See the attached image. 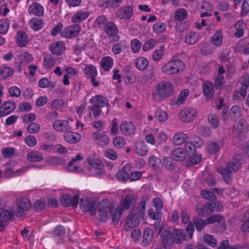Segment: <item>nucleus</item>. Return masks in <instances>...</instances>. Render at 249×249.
<instances>
[{
    "label": "nucleus",
    "mask_w": 249,
    "mask_h": 249,
    "mask_svg": "<svg viewBox=\"0 0 249 249\" xmlns=\"http://www.w3.org/2000/svg\"><path fill=\"white\" fill-rule=\"evenodd\" d=\"M99 212L100 219L103 222H106L109 216L112 217V221L114 225L118 223L122 214L124 213L120 207L114 210V206L111 204L108 199H103L100 202Z\"/></svg>",
    "instance_id": "1"
},
{
    "label": "nucleus",
    "mask_w": 249,
    "mask_h": 249,
    "mask_svg": "<svg viewBox=\"0 0 249 249\" xmlns=\"http://www.w3.org/2000/svg\"><path fill=\"white\" fill-rule=\"evenodd\" d=\"M95 23L98 26L103 27L105 33L109 36L110 42H115L119 40L120 37L118 35L119 29L113 21L101 15L97 18Z\"/></svg>",
    "instance_id": "2"
},
{
    "label": "nucleus",
    "mask_w": 249,
    "mask_h": 249,
    "mask_svg": "<svg viewBox=\"0 0 249 249\" xmlns=\"http://www.w3.org/2000/svg\"><path fill=\"white\" fill-rule=\"evenodd\" d=\"M240 167V161L237 159H233L226 164L225 168L219 169V172L224 182L230 184L232 180V173L237 172Z\"/></svg>",
    "instance_id": "3"
},
{
    "label": "nucleus",
    "mask_w": 249,
    "mask_h": 249,
    "mask_svg": "<svg viewBox=\"0 0 249 249\" xmlns=\"http://www.w3.org/2000/svg\"><path fill=\"white\" fill-rule=\"evenodd\" d=\"M185 65L183 62L179 60L170 61L164 64L162 68V71L168 75H172L179 73L183 71Z\"/></svg>",
    "instance_id": "4"
},
{
    "label": "nucleus",
    "mask_w": 249,
    "mask_h": 249,
    "mask_svg": "<svg viewBox=\"0 0 249 249\" xmlns=\"http://www.w3.org/2000/svg\"><path fill=\"white\" fill-rule=\"evenodd\" d=\"M156 92L160 99H165L172 96L174 94L173 85L167 81H162L156 86Z\"/></svg>",
    "instance_id": "5"
},
{
    "label": "nucleus",
    "mask_w": 249,
    "mask_h": 249,
    "mask_svg": "<svg viewBox=\"0 0 249 249\" xmlns=\"http://www.w3.org/2000/svg\"><path fill=\"white\" fill-rule=\"evenodd\" d=\"M80 207L83 212H89L91 215H95L96 213L97 203L95 201L87 197L81 199Z\"/></svg>",
    "instance_id": "6"
},
{
    "label": "nucleus",
    "mask_w": 249,
    "mask_h": 249,
    "mask_svg": "<svg viewBox=\"0 0 249 249\" xmlns=\"http://www.w3.org/2000/svg\"><path fill=\"white\" fill-rule=\"evenodd\" d=\"M17 210L15 214L18 217H21L26 214V212L31 208L30 201L25 198L18 199L17 201Z\"/></svg>",
    "instance_id": "7"
},
{
    "label": "nucleus",
    "mask_w": 249,
    "mask_h": 249,
    "mask_svg": "<svg viewBox=\"0 0 249 249\" xmlns=\"http://www.w3.org/2000/svg\"><path fill=\"white\" fill-rule=\"evenodd\" d=\"M196 111L191 107H187L182 109L179 113V119L183 122H189L196 119Z\"/></svg>",
    "instance_id": "8"
},
{
    "label": "nucleus",
    "mask_w": 249,
    "mask_h": 249,
    "mask_svg": "<svg viewBox=\"0 0 249 249\" xmlns=\"http://www.w3.org/2000/svg\"><path fill=\"white\" fill-rule=\"evenodd\" d=\"M140 217L139 215L134 213V210H132L126 218L125 230L129 231L138 225L140 222Z\"/></svg>",
    "instance_id": "9"
},
{
    "label": "nucleus",
    "mask_w": 249,
    "mask_h": 249,
    "mask_svg": "<svg viewBox=\"0 0 249 249\" xmlns=\"http://www.w3.org/2000/svg\"><path fill=\"white\" fill-rule=\"evenodd\" d=\"M81 30V26L79 24L70 25L65 28L61 33L62 36L67 38H72L75 37Z\"/></svg>",
    "instance_id": "10"
},
{
    "label": "nucleus",
    "mask_w": 249,
    "mask_h": 249,
    "mask_svg": "<svg viewBox=\"0 0 249 249\" xmlns=\"http://www.w3.org/2000/svg\"><path fill=\"white\" fill-rule=\"evenodd\" d=\"M79 196L74 195L72 197L69 195H63L60 199V203L62 206L66 207L72 206L75 208L77 206L79 200Z\"/></svg>",
    "instance_id": "11"
},
{
    "label": "nucleus",
    "mask_w": 249,
    "mask_h": 249,
    "mask_svg": "<svg viewBox=\"0 0 249 249\" xmlns=\"http://www.w3.org/2000/svg\"><path fill=\"white\" fill-rule=\"evenodd\" d=\"M133 14V8L130 6L121 7L115 13L117 18L121 19H129Z\"/></svg>",
    "instance_id": "12"
},
{
    "label": "nucleus",
    "mask_w": 249,
    "mask_h": 249,
    "mask_svg": "<svg viewBox=\"0 0 249 249\" xmlns=\"http://www.w3.org/2000/svg\"><path fill=\"white\" fill-rule=\"evenodd\" d=\"M136 202V198L131 195H127L125 197L122 198L119 207L124 211V210H129L131 206H134Z\"/></svg>",
    "instance_id": "13"
},
{
    "label": "nucleus",
    "mask_w": 249,
    "mask_h": 249,
    "mask_svg": "<svg viewBox=\"0 0 249 249\" xmlns=\"http://www.w3.org/2000/svg\"><path fill=\"white\" fill-rule=\"evenodd\" d=\"M172 231V243L176 244H180L186 240V236L183 230L174 229Z\"/></svg>",
    "instance_id": "14"
},
{
    "label": "nucleus",
    "mask_w": 249,
    "mask_h": 249,
    "mask_svg": "<svg viewBox=\"0 0 249 249\" xmlns=\"http://www.w3.org/2000/svg\"><path fill=\"white\" fill-rule=\"evenodd\" d=\"M90 103L93 106L99 107H108L109 105L108 100L103 95H98L93 96L90 100Z\"/></svg>",
    "instance_id": "15"
},
{
    "label": "nucleus",
    "mask_w": 249,
    "mask_h": 249,
    "mask_svg": "<svg viewBox=\"0 0 249 249\" xmlns=\"http://www.w3.org/2000/svg\"><path fill=\"white\" fill-rule=\"evenodd\" d=\"M120 129L123 133L126 135H131L135 132L136 128L132 122L124 121L120 125Z\"/></svg>",
    "instance_id": "16"
},
{
    "label": "nucleus",
    "mask_w": 249,
    "mask_h": 249,
    "mask_svg": "<svg viewBox=\"0 0 249 249\" xmlns=\"http://www.w3.org/2000/svg\"><path fill=\"white\" fill-rule=\"evenodd\" d=\"M92 135L96 143L100 146H104L109 142V138L104 133H100L96 131L93 133Z\"/></svg>",
    "instance_id": "17"
},
{
    "label": "nucleus",
    "mask_w": 249,
    "mask_h": 249,
    "mask_svg": "<svg viewBox=\"0 0 249 249\" xmlns=\"http://www.w3.org/2000/svg\"><path fill=\"white\" fill-rule=\"evenodd\" d=\"M53 128L60 131H69L71 130V126L67 120H57L53 124Z\"/></svg>",
    "instance_id": "18"
},
{
    "label": "nucleus",
    "mask_w": 249,
    "mask_h": 249,
    "mask_svg": "<svg viewBox=\"0 0 249 249\" xmlns=\"http://www.w3.org/2000/svg\"><path fill=\"white\" fill-rule=\"evenodd\" d=\"M248 126L247 122L244 119H241L238 122L236 132L240 138H244L245 134L248 130Z\"/></svg>",
    "instance_id": "19"
},
{
    "label": "nucleus",
    "mask_w": 249,
    "mask_h": 249,
    "mask_svg": "<svg viewBox=\"0 0 249 249\" xmlns=\"http://www.w3.org/2000/svg\"><path fill=\"white\" fill-rule=\"evenodd\" d=\"M50 50L54 54L61 55L65 50V44L62 41H57L51 44Z\"/></svg>",
    "instance_id": "20"
},
{
    "label": "nucleus",
    "mask_w": 249,
    "mask_h": 249,
    "mask_svg": "<svg viewBox=\"0 0 249 249\" xmlns=\"http://www.w3.org/2000/svg\"><path fill=\"white\" fill-rule=\"evenodd\" d=\"M153 237V230L149 228H146L143 233L142 245L143 246H147L149 245L151 243Z\"/></svg>",
    "instance_id": "21"
},
{
    "label": "nucleus",
    "mask_w": 249,
    "mask_h": 249,
    "mask_svg": "<svg viewBox=\"0 0 249 249\" xmlns=\"http://www.w3.org/2000/svg\"><path fill=\"white\" fill-rule=\"evenodd\" d=\"M142 200L138 205L137 208V212L134 213L139 215L142 219H144L145 205L146 201L149 199V196L145 195L142 196Z\"/></svg>",
    "instance_id": "22"
},
{
    "label": "nucleus",
    "mask_w": 249,
    "mask_h": 249,
    "mask_svg": "<svg viewBox=\"0 0 249 249\" xmlns=\"http://www.w3.org/2000/svg\"><path fill=\"white\" fill-rule=\"evenodd\" d=\"M28 11L30 14H34L40 17L43 15L44 8L40 4L35 2L29 5Z\"/></svg>",
    "instance_id": "23"
},
{
    "label": "nucleus",
    "mask_w": 249,
    "mask_h": 249,
    "mask_svg": "<svg viewBox=\"0 0 249 249\" xmlns=\"http://www.w3.org/2000/svg\"><path fill=\"white\" fill-rule=\"evenodd\" d=\"M64 138L68 142L74 143L80 140L81 135L77 133H73L69 130L64 134Z\"/></svg>",
    "instance_id": "24"
},
{
    "label": "nucleus",
    "mask_w": 249,
    "mask_h": 249,
    "mask_svg": "<svg viewBox=\"0 0 249 249\" xmlns=\"http://www.w3.org/2000/svg\"><path fill=\"white\" fill-rule=\"evenodd\" d=\"M13 211H9L5 209H0V221L6 223L14 218Z\"/></svg>",
    "instance_id": "25"
},
{
    "label": "nucleus",
    "mask_w": 249,
    "mask_h": 249,
    "mask_svg": "<svg viewBox=\"0 0 249 249\" xmlns=\"http://www.w3.org/2000/svg\"><path fill=\"white\" fill-rule=\"evenodd\" d=\"M172 154L174 159L177 161H182L186 158V152L182 148L178 147L175 149Z\"/></svg>",
    "instance_id": "26"
},
{
    "label": "nucleus",
    "mask_w": 249,
    "mask_h": 249,
    "mask_svg": "<svg viewBox=\"0 0 249 249\" xmlns=\"http://www.w3.org/2000/svg\"><path fill=\"white\" fill-rule=\"evenodd\" d=\"M89 13L86 11H79L74 14L71 18L73 23H79L85 20L89 16Z\"/></svg>",
    "instance_id": "27"
},
{
    "label": "nucleus",
    "mask_w": 249,
    "mask_h": 249,
    "mask_svg": "<svg viewBox=\"0 0 249 249\" xmlns=\"http://www.w3.org/2000/svg\"><path fill=\"white\" fill-rule=\"evenodd\" d=\"M87 160L89 165L95 169H101L104 167V164L102 161L99 159L93 156H89L87 159Z\"/></svg>",
    "instance_id": "28"
},
{
    "label": "nucleus",
    "mask_w": 249,
    "mask_h": 249,
    "mask_svg": "<svg viewBox=\"0 0 249 249\" xmlns=\"http://www.w3.org/2000/svg\"><path fill=\"white\" fill-rule=\"evenodd\" d=\"M208 224L217 223L223 226L224 230L226 229V225L224 217L219 214H213L206 218Z\"/></svg>",
    "instance_id": "29"
},
{
    "label": "nucleus",
    "mask_w": 249,
    "mask_h": 249,
    "mask_svg": "<svg viewBox=\"0 0 249 249\" xmlns=\"http://www.w3.org/2000/svg\"><path fill=\"white\" fill-rule=\"evenodd\" d=\"M203 91L204 95L209 98L213 97L214 94V87L213 83L207 81L203 84Z\"/></svg>",
    "instance_id": "30"
},
{
    "label": "nucleus",
    "mask_w": 249,
    "mask_h": 249,
    "mask_svg": "<svg viewBox=\"0 0 249 249\" xmlns=\"http://www.w3.org/2000/svg\"><path fill=\"white\" fill-rule=\"evenodd\" d=\"M27 159L30 162H38L43 160V155L37 151H32L27 155Z\"/></svg>",
    "instance_id": "31"
},
{
    "label": "nucleus",
    "mask_w": 249,
    "mask_h": 249,
    "mask_svg": "<svg viewBox=\"0 0 249 249\" xmlns=\"http://www.w3.org/2000/svg\"><path fill=\"white\" fill-rule=\"evenodd\" d=\"M161 241L164 246L172 245V231H164L161 235Z\"/></svg>",
    "instance_id": "32"
},
{
    "label": "nucleus",
    "mask_w": 249,
    "mask_h": 249,
    "mask_svg": "<svg viewBox=\"0 0 249 249\" xmlns=\"http://www.w3.org/2000/svg\"><path fill=\"white\" fill-rule=\"evenodd\" d=\"M220 148V146L218 142H210L207 146V151L210 154H215L219 152Z\"/></svg>",
    "instance_id": "33"
},
{
    "label": "nucleus",
    "mask_w": 249,
    "mask_h": 249,
    "mask_svg": "<svg viewBox=\"0 0 249 249\" xmlns=\"http://www.w3.org/2000/svg\"><path fill=\"white\" fill-rule=\"evenodd\" d=\"M205 206L207 210H209L212 212L214 211L218 212L223 208L221 203L219 201H215V200L208 201Z\"/></svg>",
    "instance_id": "34"
},
{
    "label": "nucleus",
    "mask_w": 249,
    "mask_h": 249,
    "mask_svg": "<svg viewBox=\"0 0 249 249\" xmlns=\"http://www.w3.org/2000/svg\"><path fill=\"white\" fill-rule=\"evenodd\" d=\"M27 38V36L25 32L18 31L17 35V43L18 46L20 47L25 46L28 42Z\"/></svg>",
    "instance_id": "35"
},
{
    "label": "nucleus",
    "mask_w": 249,
    "mask_h": 249,
    "mask_svg": "<svg viewBox=\"0 0 249 249\" xmlns=\"http://www.w3.org/2000/svg\"><path fill=\"white\" fill-rule=\"evenodd\" d=\"M84 70L85 74L89 78L96 77L97 75L98 72L96 68L92 65H86Z\"/></svg>",
    "instance_id": "36"
},
{
    "label": "nucleus",
    "mask_w": 249,
    "mask_h": 249,
    "mask_svg": "<svg viewBox=\"0 0 249 249\" xmlns=\"http://www.w3.org/2000/svg\"><path fill=\"white\" fill-rule=\"evenodd\" d=\"M187 139V136L186 134L182 132H178L174 136L173 142L174 144L176 145H180L183 143Z\"/></svg>",
    "instance_id": "37"
},
{
    "label": "nucleus",
    "mask_w": 249,
    "mask_h": 249,
    "mask_svg": "<svg viewBox=\"0 0 249 249\" xmlns=\"http://www.w3.org/2000/svg\"><path fill=\"white\" fill-rule=\"evenodd\" d=\"M1 108L6 115L15 109L16 104L12 101H8L2 104Z\"/></svg>",
    "instance_id": "38"
},
{
    "label": "nucleus",
    "mask_w": 249,
    "mask_h": 249,
    "mask_svg": "<svg viewBox=\"0 0 249 249\" xmlns=\"http://www.w3.org/2000/svg\"><path fill=\"white\" fill-rule=\"evenodd\" d=\"M245 26V23L243 20L238 21L235 24L234 27L236 30L234 35L236 37H241L244 34V28Z\"/></svg>",
    "instance_id": "39"
},
{
    "label": "nucleus",
    "mask_w": 249,
    "mask_h": 249,
    "mask_svg": "<svg viewBox=\"0 0 249 249\" xmlns=\"http://www.w3.org/2000/svg\"><path fill=\"white\" fill-rule=\"evenodd\" d=\"M113 64V59L110 56L104 57L101 62L102 68L106 71L109 70L112 68Z\"/></svg>",
    "instance_id": "40"
},
{
    "label": "nucleus",
    "mask_w": 249,
    "mask_h": 249,
    "mask_svg": "<svg viewBox=\"0 0 249 249\" xmlns=\"http://www.w3.org/2000/svg\"><path fill=\"white\" fill-rule=\"evenodd\" d=\"M223 34L220 30H217L212 38V43L215 46H219L222 43Z\"/></svg>",
    "instance_id": "41"
},
{
    "label": "nucleus",
    "mask_w": 249,
    "mask_h": 249,
    "mask_svg": "<svg viewBox=\"0 0 249 249\" xmlns=\"http://www.w3.org/2000/svg\"><path fill=\"white\" fill-rule=\"evenodd\" d=\"M154 117L160 122H164L168 119V115L166 112L157 108L155 111Z\"/></svg>",
    "instance_id": "42"
},
{
    "label": "nucleus",
    "mask_w": 249,
    "mask_h": 249,
    "mask_svg": "<svg viewBox=\"0 0 249 249\" xmlns=\"http://www.w3.org/2000/svg\"><path fill=\"white\" fill-rule=\"evenodd\" d=\"M189 94V91L187 89L181 91L176 101V104L178 106L183 104Z\"/></svg>",
    "instance_id": "43"
},
{
    "label": "nucleus",
    "mask_w": 249,
    "mask_h": 249,
    "mask_svg": "<svg viewBox=\"0 0 249 249\" xmlns=\"http://www.w3.org/2000/svg\"><path fill=\"white\" fill-rule=\"evenodd\" d=\"M148 64V60L144 57H141L137 58L135 62V66L136 68L141 71H143L145 70L147 67Z\"/></svg>",
    "instance_id": "44"
},
{
    "label": "nucleus",
    "mask_w": 249,
    "mask_h": 249,
    "mask_svg": "<svg viewBox=\"0 0 249 249\" xmlns=\"http://www.w3.org/2000/svg\"><path fill=\"white\" fill-rule=\"evenodd\" d=\"M13 74V70L9 67L0 68V79H6Z\"/></svg>",
    "instance_id": "45"
},
{
    "label": "nucleus",
    "mask_w": 249,
    "mask_h": 249,
    "mask_svg": "<svg viewBox=\"0 0 249 249\" xmlns=\"http://www.w3.org/2000/svg\"><path fill=\"white\" fill-rule=\"evenodd\" d=\"M193 220L196 229L199 231H200L208 224L206 219L204 220L200 217L194 218Z\"/></svg>",
    "instance_id": "46"
},
{
    "label": "nucleus",
    "mask_w": 249,
    "mask_h": 249,
    "mask_svg": "<svg viewBox=\"0 0 249 249\" xmlns=\"http://www.w3.org/2000/svg\"><path fill=\"white\" fill-rule=\"evenodd\" d=\"M208 120L209 123L213 128H216L219 125V119L217 115L214 113L208 115Z\"/></svg>",
    "instance_id": "47"
},
{
    "label": "nucleus",
    "mask_w": 249,
    "mask_h": 249,
    "mask_svg": "<svg viewBox=\"0 0 249 249\" xmlns=\"http://www.w3.org/2000/svg\"><path fill=\"white\" fill-rule=\"evenodd\" d=\"M55 82L49 81L46 78H41L38 82V86L42 89L47 88L49 87L53 88L55 87Z\"/></svg>",
    "instance_id": "48"
},
{
    "label": "nucleus",
    "mask_w": 249,
    "mask_h": 249,
    "mask_svg": "<svg viewBox=\"0 0 249 249\" xmlns=\"http://www.w3.org/2000/svg\"><path fill=\"white\" fill-rule=\"evenodd\" d=\"M83 159L80 154H78L76 156L75 158H73L71 161L68 163V169L71 172H78L79 169L78 166H72L73 162L77 160H81Z\"/></svg>",
    "instance_id": "49"
},
{
    "label": "nucleus",
    "mask_w": 249,
    "mask_h": 249,
    "mask_svg": "<svg viewBox=\"0 0 249 249\" xmlns=\"http://www.w3.org/2000/svg\"><path fill=\"white\" fill-rule=\"evenodd\" d=\"M166 24L162 22H156L153 26V32L159 34L163 33L166 30Z\"/></svg>",
    "instance_id": "50"
},
{
    "label": "nucleus",
    "mask_w": 249,
    "mask_h": 249,
    "mask_svg": "<svg viewBox=\"0 0 249 249\" xmlns=\"http://www.w3.org/2000/svg\"><path fill=\"white\" fill-rule=\"evenodd\" d=\"M205 242L212 248L217 246V241L213 235L206 234L204 237Z\"/></svg>",
    "instance_id": "51"
},
{
    "label": "nucleus",
    "mask_w": 249,
    "mask_h": 249,
    "mask_svg": "<svg viewBox=\"0 0 249 249\" xmlns=\"http://www.w3.org/2000/svg\"><path fill=\"white\" fill-rule=\"evenodd\" d=\"M231 117L235 121L240 116V107L238 106H234L231 107L230 111Z\"/></svg>",
    "instance_id": "52"
},
{
    "label": "nucleus",
    "mask_w": 249,
    "mask_h": 249,
    "mask_svg": "<svg viewBox=\"0 0 249 249\" xmlns=\"http://www.w3.org/2000/svg\"><path fill=\"white\" fill-rule=\"evenodd\" d=\"M187 17V13L184 9L178 10L175 13L174 18L177 20H183Z\"/></svg>",
    "instance_id": "53"
},
{
    "label": "nucleus",
    "mask_w": 249,
    "mask_h": 249,
    "mask_svg": "<svg viewBox=\"0 0 249 249\" xmlns=\"http://www.w3.org/2000/svg\"><path fill=\"white\" fill-rule=\"evenodd\" d=\"M46 205V202L43 199L36 200L33 205L34 210L37 212H39L43 211L45 209Z\"/></svg>",
    "instance_id": "54"
},
{
    "label": "nucleus",
    "mask_w": 249,
    "mask_h": 249,
    "mask_svg": "<svg viewBox=\"0 0 249 249\" xmlns=\"http://www.w3.org/2000/svg\"><path fill=\"white\" fill-rule=\"evenodd\" d=\"M43 21L41 19L33 18L30 21L31 27L35 31H37L42 28Z\"/></svg>",
    "instance_id": "55"
},
{
    "label": "nucleus",
    "mask_w": 249,
    "mask_h": 249,
    "mask_svg": "<svg viewBox=\"0 0 249 249\" xmlns=\"http://www.w3.org/2000/svg\"><path fill=\"white\" fill-rule=\"evenodd\" d=\"M198 41V36L193 32H190L186 36L185 42L190 45L195 44Z\"/></svg>",
    "instance_id": "56"
},
{
    "label": "nucleus",
    "mask_w": 249,
    "mask_h": 249,
    "mask_svg": "<svg viewBox=\"0 0 249 249\" xmlns=\"http://www.w3.org/2000/svg\"><path fill=\"white\" fill-rule=\"evenodd\" d=\"M9 20L8 18H4L0 20V34H5L9 29Z\"/></svg>",
    "instance_id": "57"
},
{
    "label": "nucleus",
    "mask_w": 249,
    "mask_h": 249,
    "mask_svg": "<svg viewBox=\"0 0 249 249\" xmlns=\"http://www.w3.org/2000/svg\"><path fill=\"white\" fill-rule=\"evenodd\" d=\"M173 160L170 157H165L163 159V164L164 167L169 170H173L175 169V165L173 163Z\"/></svg>",
    "instance_id": "58"
},
{
    "label": "nucleus",
    "mask_w": 249,
    "mask_h": 249,
    "mask_svg": "<svg viewBox=\"0 0 249 249\" xmlns=\"http://www.w3.org/2000/svg\"><path fill=\"white\" fill-rule=\"evenodd\" d=\"M125 48L122 42L115 43L112 48V51L115 54H118L122 53Z\"/></svg>",
    "instance_id": "59"
},
{
    "label": "nucleus",
    "mask_w": 249,
    "mask_h": 249,
    "mask_svg": "<svg viewBox=\"0 0 249 249\" xmlns=\"http://www.w3.org/2000/svg\"><path fill=\"white\" fill-rule=\"evenodd\" d=\"M157 42V40L154 38H151L145 42L142 46V50L144 51H147L155 46Z\"/></svg>",
    "instance_id": "60"
},
{
    "label": "nucleus",
    "mask_w": 249,
    "mask_h": 249,
    "mask_svg": "<svg viewBox=\"0 0 249 249\" xmlns=\"http://www.w3.org/2000/svg\"><path fill=\"white\" fill-rule=\"evenodd\" d=\"M163 49V46L161 45L160 47V49L156 50L154 52L152 56L153 59L154 61H159L162 58V56L164 54Z\"/></svg>",
    "instance_id": "61"
},
{
    "label": "nucleus",
    "mask_w": 249,
    "mask_h": 249,
    "mask_svg": "<svg viewBox=\"0 0 249 249\" xmlns=\"http://www.w3.org/2000/svg\"><path fill=\"white\" fill-rule=\"evenodd\" d=\"M116 178L122 182H126L129 179V174L124 173L123 171L119 170L116 174Z\"/></svg>",
    "instance_id": "62"
},
{
    "label": "nucleus",
    "mask_w": 249,
    "mask_h": 249,
    "mask_svg": "<svg viewBox=\"0 0 249 249\" xmlns=\"http://www.w3.org/2000/svg\"><path fill=\"white\" fill-rule=\"evenodd\" d=\"M40 129V125L38 123H32L27 127V131L29 133H37Z\"/></svg>",
    "instance_id": "63"
},
{
    "label": "nucleus",
    "mask_w": 249,
    "mask_h": 249,
    "mask_svg": "<svg viewBox=\"0 0 249 249\" xmlns=\"http://www.w3.org/2000/svg\"><path fill=\"white\" fill-rule=\"evenodd\" d=\"M113 143L116 147L118 148H121L125 144V140L124 138L118 136L113 139Z\"/></svg>",
    "instance_id": "64"
}]
</instances>
